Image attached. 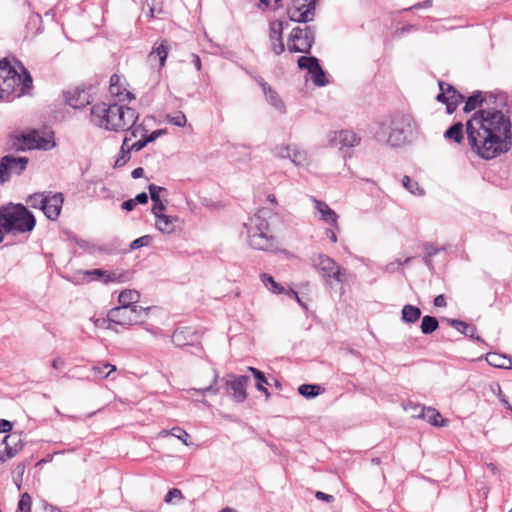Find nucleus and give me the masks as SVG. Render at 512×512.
Listing matches in <instances>:
<instances>
[{"instance_id":"f257e3e1","label":"nucleus","mask_w":512,"mask_h":512,"mask_svg":"<svg viewBox=\"0 0 512 512\" xmlns=\"http://www.w3.org/2000/svg\"><path fill=\"white\" fill-rule=\"evenodd\" d=\"M466 134L473 152L490 160L511 146V122L500 110L481 109L466 122Z\"/></svg>"},{"instance_id":"f03ea898","label":"nucleus","mask_w":512,"mask_h":512,"mask_svg":"<svg viewBox=\"0 0 512 512\" xmlns=\"http://www.w3.org/2000/svg\"><path fill=\"white\" fill-rule=\"evenodd\" d=\"M370 132L377 142L397 148L413 141L417 125L412 115L399 112L375 122Z\"/></svg>"},{"instance_id":"7ed1b4c3","label":"nucleus","mask_w":512,"mask_h":512,"mask_svg":"<svg viewBox=\"0 0 512 512\" xmlns=\"http://www.w3.org/2000/svg\"><path fill=\"white\" fill-rule=\"evenodd\" d=\"M138 113L130 107L99 102L91 107L90 120L99 127L109 131L129 130L131 137H137L142 128L135 126Z\"/></svg>"},{"instance_id":"20e7f679","label":"nucleus","mask_w":512,"mask_h":512,"mask_svg":"<svg viewBox=\"0 0 512 512\" xmlns=\"http://www.w3.org/2000/svg\"><path fill=\"white\" fill-rule=\"evenodd\" d=\"M16 65L12 66L7 59L0 60V101L10 102L32 87L30 73L20 62Z\"/></svg>"},{"instance_id":"39448f33","label":"nucleus","mask_w":512,"mask_h":512,"mask_svg":"<svg viewBox=\"0 0 512 512\" xmlns=\"http://www.w3.org/2000/svg\"><path fill=\"white\" fill-rule=\"evenodd\" d=\"M35 225L34 215L24 205L9 203L0 207V243L5 234L31 232Z\"/></svg>"},{"instance_id":"423d86ee","label":"nucleus","mask_w":512,"mask_h":512,"mask_svg":"<svg viewBox=\"0 0 512 512\" xmlns=\"http://www.w3.org/2000/svg\"><path fill=\"white\" fill-rule=\"evenodd\" d=\"M264 211H259L245 224L248 244L251 248L274 252L278 249L277 239L270 232V224Z\"/></svg>"},{"instance_id":"0eeeda50","label":"nucleus","mask_w":512,"mask_h":512,"mask_svg":"<svg viewBox=\"0 0 512 512\" xmlns=\"http://www.w3.org/2000/svg\"><path fill=\"white\" fill-rule=\"evenodd\" d=\"M313 264L317 271L321 273L326 283L332 284V280L343 284L348 281L349 273L346 269L339 266L332 258L318 254L313 257Z\"/></svg>"},{"instance_id":"6e6552de","label":"nucleus","mask_w":512,"mask_h":512,"mask_svg":"<svg viewBox=\"0 0 512 512\" xmlns=\"http://www.w3.org/2000/svg\"><path fill=\"white\" fill-rule=\"evenodd\" d=\"M316 26L295 27L292 29L287 48L291 53H310L315 41Z\"/></svg>"},{"instance_id":"1a4fd4ad","label":"nucleus","mask_w":512,"mask_h":512,"mask_svg":"<svg viewBox=\"0 0 512 512\" xmlns=\"http://www.w3.org/2000/svg\"><path fill=\"white\" fill-rule=\"evenodd\" d=\"M147 310L143 307L118 306L108 311V317L114 325L129 327L143 322Z\"/></svg>"},{"instance_id":"9d476101","label":"nucleus","mask_w":512,"mask_h":512,"mask_svg":"<svg viewBox=\"0 0 512 512\" xmlns=\"http://www.w3.org/2000/svg\"><path fill=\"white\" fill-rule=\"evenodd\" d=\"M13 146L20 151L32 149L48 151L56 146V142L52 136L45 137L37 131H30L17 137Z\"/></svg>"},{"instance_id":"9b49d317","label":"nucleus","mask_w":512,"mask_h":512,"mask_svg":"<svg viewBox=\"0 0 512 512\" xmlns=\"http://www.w3.org/2000/svg\"><path fill=\"white\" fill-rule=\"evenodd\" d=\"M317 0H291L287 14L291 21L307 23L314 20Z\"/></svg>"},{"instance_id":"f8f14e48","label":"nucleus","mask_w":512,"mask_h":512,"mask_svg":"<svg viewBox=\"0 0 512 512\" xmlns=\"http://www.w3.org/2000/svg\"><path fill=\"white\" fill-rule=\"evenodd\" d=\"M27 157L5 155L0 159V183L9 181L13 175H20L27 167Z\"/></svg>"},{"instance_id":"ddd939ff","label":"nucleus","mask_w":512,"mask_h":512,"mask_svg":"<svg viewBox=\"0 0 512 512\" xmlns=\"http://www.w3.org/2000/svg\"><path fill=\"white\" fill-rule=\"evenodd\" d=\"M249 377L246 375L236 376L228 374L222 381L225 382L227 390H231L232 398L241 403L247 398L246 387L249 383Z\"/></svg>"},{"instance_id":"4468645a","label":"nucleus","mask_w":512,"mask_h":512,"mask_svg":"<svg viewBox=\"0 0 512 512\" xmlns=\"http://www.w3.org/2000/svg\"><path fill=\"white\" fill-rule=\"evenodd\" d=\"M361 138L351 130L331 131L328 142L331 146L339 148H352L360 144Z\"/></svg>"},{"instance_id":"2eb2a0df","label":"nucleus","mask_w":512,"mask_h":512,"mask_svg":"<svg viewBox=\"0 0 512 512\" xmlns=\"http://www.w3.org/2000/svg\"><path fill=\"white\" fill-rule=\"evenodd\" d=\"M64 197L62 193H51L46 195L45 204L42 207L43 213L50 220H56L61 212Z\"/></svg>"},{"instance_id":"dca6fc26","label":"nucleus","mask_w":512,"mask_h":512,"mask_svg":"<svg viewBox=\"0 0 512 512\" xmlns=\"http://www.w3.org/2000/svg\"><path fill=\"white\" fill-rule=\"evenodd\" d=\"M22 449L17 435H6L0 443V462H5L18 454Z\"/></svg>"},{"instance_id":"f3484780","label":"nucleus","mask_w":512,"mask_h":512,"mask_svg":"<svg viewBox=\"0 0 512 512\" xmlns=\"http://www.w3.org/2000/svg\"><path fill=\"white\" fill-rule=\"evenodd\" d=\"M312 202L314 203L315 210L319 215V219L331 225L335 229H338V214L333 209H331L327 203L321 200H317L316 198L312 197Z\"/></svg>"},{"instance_id":"a211bd4d","label":"nucleus","mask_w":512,"mask_h":512,"mask_svg":"<svg viewBox=\"0 0 512 512\" xmlns=\"http://www.w3.org/2000/svg\"><path fill=\"white\" fill-rule=\"evenodd\" d=\"M169 51L170 47L168 45L167 40L163 39L159 42H156L152 47V51L147 56V61L152 66L154 65V63L158 62V67L159 69H161L165 66V62L169 54Z\"/></svg>"},{"instance_id":"6ab92c4d","label":"nucleus","mask_w":512,"mask_h":512,"mask_svg":"<svg viewBox=\"0 0 512 512\" xmlns=\"http://www.w3.org/2000/svg\"><path fill=\"white\" fill-rule=\"evenodd\" d=\"M155 216V227L162 233L173 234L179 226L178 216L167 215L162 212L153 214Z\"/></svg>"},{"instance_id":"aec40b11","label":"nucleus","mask_w":512,"mask_h":512,"mask_svg":"<svg viewBox=\"0 0 512 512\" xmlns=\"http://www.w3.org/2000/svg\"><path fill=\"white\" fill-rule=\"evenodd\" d=\"M283 23L281 21H272L269 27V39L273 52L280 55L284 52L285 46L282 41Z\"/></svg>"},{"instance_id":"412c9836","label":"nucleus","mask_w":512,"mask_h":512,"mask_svg":"<svg viewBox=\"0 0 512 512\" xmlns=\"http://www.w3.org/2000/svg\"><path fill=\"white\" fill-rule=\"evenodd\" d=\"M148 190H149L151 200L153 202L152 213L156 214V213L164 211L166 209L168 200L167 199L162 200L160 198V193L161 192L167 193L166 188L157 186L155 184H150L148 186Z\"/></svg>"},{"instance_id":"4be33fe9","label":"nucleus","mask_w":512,"mask_h":512,"mask_svg":"<svg viewBox=\"0 0 512 512\" xmlns=\"http://www.w3.org/2000/svg\"><path fill=\"white\" fill-rule=\"evenodd\" d=\"M195 339L196 334L189 327L177 328L172 334V342L178 347L190 345Z\"/></svg>"},{"instance_id":"5701e85b","label":"nucleus","mask_w":512,"mask_h":512,"mask_svg":"<svg viewBox=\"0 0 512 512\" xmlns=\"http://www.w3.org/2000/svg\"><path fill=\"white\" fill-rule=\"evenodd\" d=\"M65 100L69 106L78 109L89 103V96L84 90L75 89L65 93Z\"/></svg>"},{"instance_id":"b1692460","label":"nucleus","mask_w":512,"mask_h":512,"mask_svg":"<svg viewBox=\"0 0 512 512\" xmlns=\"http://www.w3.org/2000/svg\"><path fill=\"white\" fill-rule=\"evenodd\" d=\"M420 409V413L415 414V417L421 418L434 426H443L445 420L441 414L434 408L431 407H416Z\"/></svg>"},{"instance_id":"393cba45","label":"nucleus","mask_w":512,"mask_h":512,"mask_svg":"<svg viewBox=\"0 0 512 512\" xmlns=\"http://www.w3.org/2000/svg\"><path fill=\"white\" fill-rule=\"evenodd\" d=\"M449 325L456 329L461 334L474 339L478 342H482V339L476 335V327L473 325H470L464 321L457 320V319H448L447 320Z\"/></svg>"},{"instance_id":"a878e982","label":"nucleus","mask_w":512,"mask_h":512,"mask_svg":"<svg viewBox=\"0 0 512 512\" xmlns=\"http://www.w3.org/2000/svg\"><path fill=\"white\" fill-rule=\"evenodd\" d=\"M295 166L305 167L310 163V158L305 149L297 144H292V150L289 159Z\"/></svg>"},{"instance_id":"bb28decb","label":"nucleus","mask_w":512,"mask_h":512,"mask_svg":"<svg viewBox=\"0 0 512 512\" xmlns=\"http://www.w3.org/2000/svg\"><path fill=\"white\" fill-rule=\"evenodd\" d=\"M446 93L448 97L447 112L451 114L465 100V97L450 84H446Z\"/></svg>"},{"instance_id":"cd10ccee","label":"nucleus","mask_w":512,"mask_h":512,"mask_svg":"<svg viewBox=\"0 0 512 512\" xmlns=\"http://www.w3.org/2000/svg\"><path fill=\"white\" fill-rule=\"evenodd\" d=\"M139 299L140 294L138 291L133 289H125L119 294L118 302L120 303V306L139 307L136 305Z\"/></svg>"},{"instance_id":"c85d7f7f","label":"nucleus","mask_w":512,"mask_h":512,"mask_svg":"<svg viewBox=\"0 0 512 512\" xmlns=\"http://www.w3.org/2000/svg\"><path fill=\"white\" fill-rule=\"evenodd\" d=\"M444 137L453 140L456 143H461L464 139V126L461 122H456L450 126L444 133Z\"/></svg>"},{"instance_id":"c756f323","label":"nucleus","mask_w":512,"mask_h":512,"mask_svg":"<svg viewBox=\"0 0 512 512\" xmlns=\"http://www.w3.org/2000/svg\"><path fill=\"white\" fill-rule=\"evenodd\" d=\"M401 319L405 323H415L421 316V310L414 305H404L401 312Z\"/></svg>"},{"instance_id":"7c9ffc66","label":"nucleus","mask_w":512,"mask_h":512,"mask_svg":"<svg viewBox=\"0 0 512 512\" xmlns=\"http://www.w3.org/2000/svg\"><path fill=\"white\" fill-rule=\"evenodd\" d=\"M264 95L267 102L280 113H285V104L280 95L271 87L269 91H265Z\"/></svg>"},{"instance_id":"2f4dec72","label":"nucleus","mask_w":512,"mask_h":512,"mask_svg":"<svg viewBox=\"0 0 512 512\" xmlns=\"http://www.w3.org/2000/svg\"><path fill=\"white\" fill-rule=\"evenodd\" d=\"M324 389L317 384H302L298 387V392L305 398H314L320 395Z\"/></svg>"},{"instance_id":"473e14b6","label":"nucleus","mask_w":512,"mask_h":512,"mask_svg":"<svg viewBox=\"0 0 512 512\" xmlns=\"http://www.w3.org/2000/svg\"><path fill=\"white\" fill-rule=\"evenodd\" d=\"M131 138L125 137L119 152V155L117 159L115 160L114 166L115 167H122L124 166L129 160H130V150H129V144Z\"/></svg>"},{"instance_id":"72a5a7b5","label":"nucleus","mask_w":512,"mask_h":512,"mask_svg":"<svg viewBox=\"0 0 512 512\" xmlns=\"http://www.w3.org/2000/svg\"><path fill=\"white\" fill-rule=\"evenodd\" d=\"M486 361L489 365L497 368H508L510 360L503 355L498 353H487Z\"/></svg>"},{"instance_id":"f704fd0d","label":"nucleus","mask_w":512,"mask_h":512,"mask_svg":"<svg viewBox=\"0 0 512 512\" xmlns=\"http://www.w3.org/2000/svg\"><path fill=\"white\" fill-rule=\"evenodd\" d=\"M91 371L94 373L95 377L105 379L109 377L112 372L116 371V366L110 363H103L93 366Z\"/></svg>"},{"instance_id":"c9c22d12","label":"nucleus","mask_w":512,"mask_h":512,"mask_svg":"<svg viewBox=\"0 0 512 512\" xmlns=\"http://www.w3.org/2000/svg\"><path fill=\"white\" fill-rule=\"evenodd\" d=\"M439 327L438 320L433 317L426 315L422 318L421 321V332L425 335L433 333Z\"/></svg>"},{"instance_id":"e433bc0d","label":"nucleus","mask_w":512,"mask_h":512,"mask_svg":"<svg viewBox=\"0 0 512 512\" xmlns=\"http://www.w3.org/2000/svg\"><path fill=\"white\" fill-rule=\"evenodd\" d=\"M297 64L300 69L307 70L309 74L320 65L318 59L313 56H301L298 58Z\"/></svg>"},{"instance_id":"4c0bfd02","label":"nucleus","mask_w":512,"mask_h":512,"mask_svg":"<svg viewBox=\"0 0 512 512\" xmlns=\"http://www.w3.org/2000/svg\"><path fill=\"white\" fill-rule=\"evenodd\" d=\"M310 75L312 77L313 84L317 87H324L329 83L326 73L320 65H318Z\"/></svg>"},{"instance_id":"58836bf2","label":"nucleus","mask_w":512,"mask_h":512,"mask_svg":"<svg viewBox=\"0 0 512 512\" xmlns=\"http://www.w3.org/2000/svg\"><path fill=\"white\" fill-rule=\"evenodd\" d=\"M248 370L258 380L256 388L259 391L263 392L268 397L270 394H269L268 390L264 387V384H267V379H266L264 373L254 367H248Z\"/></svg>"},{"instance_id":"ea45409f","label":"nucleus","mask_w":512,"mask_h":512,"mask_svg":"<svg viewBox=\"0 0 512 512\" xmlns=\"http://www.w3.org/2000/svg\"><path fill=\"white\" fill-rule=\"evenodd\" d=\"M482 101L483 99L481 92H475L465 100L464 111L470 112L472 110H475L477 107L481 105Z\"/></svg>"},{"instance_id":"a19ab883","label":"nucleus","mask_w":512,"mask_h":512,"mask_svg":"<svg viewBox=\"0 0 512 512\" xmlns=\"http://www.w3.org/2000/svg\"><path fill=\"white\" fill-rule=\"evenodd\" d=\"M292 144H280L273 148L272 154L278 159H290Z\"/></svg>"},{"instance_id":"79ce46f5","label":"nucleus","mask_w":512,"mask_h":512,"mask_svg":"<svg viewBox=\"0 0 512 512\" xmlns=\"http://www.w3.org/2000/svg\"><path fill=\"white\" fill-rule=\"evenodd\" d=\"M123 86L121 83V78L117 74H113L110 78V86L109 91L112 95L120 96L122 95Z\"/></svg>"},{"instance_id":"37998d69","label":"nucleus","mask_w":512,"mask_h":512,"mask_svg":"<svg viewBox=\"0 0 512 512\" xmlns=\"http://www.w3.org/2000/svg\"><path fill=\"white\" fill-rule=\"evenodd\" d=\"M77 274L91 277V280H98V281L103 282V278H105V275H106V270H103V269L79 270V271H77Z\"/></svg>"},{"instance_id":"c03bdc74","label":"nucleus","mask_w":512,"mask_h":512,"mask_svg":"<svg viewBox=\"0 0 512 512\" xmlns=\"http://www.w3.org/2000/svg\"><path fill=\"white\" fill-rule=\"evenodd\" d=\"M403 186L414 195L423 194V190L419 187L417 182H413L409 176H404L402 179Z\"/></svg>"},{"instance_id":"a18cd8bd","label":"nucleus","mask_w":512,"mask_h":512,"mask_svg":"<svg viewBox=\"0 0 512 512\" xmlns=\"http://www.w3.org/2000/svg\"><path fill=\"white\" fill-rule=\"evenodd\" d=\"M46 195L43 193H36L34 195H30L27 199V203L33 208H39L42 210L43 205L45 204Z\"/></svg>"},{"instance_id":"49530a36","label":"nucleus","mask_w":512,"mask_h":512,"mask_svg":"<svg viewBox=\"0 0 512 512\" xmlns=\"http://www.w3.org/2000/svg\"><path fill=\"white\" fill-rule=\"evenodd\" d=\"M167 122L178 127H184L187 123L185 114L181 111L174 115H167Z\"/></svg>"},{"instance_id":"de8ad7c7","label":"nucleus","mask_w":512,"mask_h":512,"mask_svg":"<svg viewBox=\"0 0 512 512\" xmlns=\"http://www.w3.org/2000/svg\"><path fill=\"white\" fill-rule=\"evenodd\" d=\"M152 240H153V237L151 235L141 236L131 242L130 249L136 250V249H139L142 247L149 246L151 244Z\"/></svg>"},{"instance_id":"09e8293b","label":"nucleus","mask_w":512,"mask_h":512,"mask_svg":"<svg viewBox=\"0 0 512 512\" xmlns=\"http://www.w3.org/2000/svg\"><path fill=\"white\" fill-rule=\"evenodd\" d=\"M31 503L32 501L30 495L28 493L22 494L18 502V512H30Z\"/></svg>"},{"instance_id":"8fccbe9b","label":"nucleus","mask_w":512,"mask_h":512,"mask_svg":"<svg viewBox=\"0 0 512 512\" xmlns=\"http://www.w3.org/2000/svg\"><path fill=\"white\" fill-rule=\"evenodd\" d=\"M171 436L176 437L177 439L181 440L186 446H189L190 443L188 442L189 434L183 430L180 427H174L170 430Z\"/></svg>"},{"instance_id":"3c124183","label":"nucleus","mask_w":512,"mask_h":512,"mask_svg":"<svg viewBox=\"0 0 512 512\" xmlns=\"http://www.w3.org/2000/svg\"><path fill=\"white\" fill-rule=\"evenodd\" d=\"M411 257H407L406 259H404L403 261L400 260V259H397L395 261H392V262H389L386 266H385V270L388 272V273H394L396 272L397 270L400 269L401 266L409 263L411 261Z\"/></svg>"},{"instance_id":"603ef678","label":"nucleus","mask_w":512,"mask_h":512,"mask_svg":"<svg viewBox=\"0 0 512 512\" xmlns=\"http://www.w3.org/2000/svg\"><path fill=\"white\" fill-rule=\"evenodd\" d=\"M217 382H218V374L215 373L213 381H212V383L209 386H207V387H205L203 389H196L195 388V389H193V391H195L197 393H201V394L212 393V394L215 395L219 391V389L215 387Z\"/></svg>"},{"instance_id":"864d4df0","label":"nucleus","mask_w":512,"mask_h":512,"mask_svg":"<svg viewBox=\"0 0 512 512\" xmlns=\"http://www.w3.org/2000/svg\"><path fill=\"white\" fill-rule=\"evenodd\" d=\"M94 323H95L96 327L110 329L117 333L119 332V330L113 326L114 324L112 321H110L108 316H107V318H98L95 320Z\"/></svg>"},{"instance_id":"5fc2aeb1","label":"nucleus","mask_w":512,"mask_h":512,"mask_svg":"<svg viewBox=\"0 0 512 512\" xmlns=\"http://www.w3.org/2000/svg\"><path fill=\"white\" fill-rule=\"evenodd\" d=\"M174 499H182V492L177 488L170 489L166 494L164 501L168 504H171L173 503Z\"/></svg>"},{"instance_id":"6e6d98bb","label":"nucleus","mask_w":512,"mask_h":512,"mask_svg":"<svg viewBox=\"0 0 512 512\" xmlns=\"http://www.w3.org/2000/svg\"><path fill=\"white\" fill-rule=\"evenodd\" d=\"M439 88H440V93L437 95L436 99H437V101L445 103L447 105L448 97H447V93H446V83L440 81Z\"/></svg>"},{"instance_id":"4d7b16f0","label":"nucleus","mask_w":512,"mask_h":512,"mask_svg":"<svg viewBox=\"0 0 512 512\" xmlns=\"http://www.w3.org/2000/svg\"><path fill=\"white\" fill-rule=\"evenodd\" d=\"M24 471H25V464L24 463H20L17 465L16 469H15V473H16V476L14 478L15 480V483L18 487V489L20 490V483L22 481V476L24 474Z\"/></svg>"},{"instance_id":"13d9d810","label":"nucleus","mask_w":512,"mask_h":512,"mask_svg":"<svg viewBox=\"0 0 512 512\" xmlns=\"http://www.w3.org/2000/svg\"><path fill=\"white\" fill-rule=\"evenodd\" d=\"M247 73L257 82V84L261 87L263 93L267 90L269 91V88H271V86L261 76L254 75L248 71Z\"/></svg>"},{"instance_id":"bf43d9fd","label":"nucleus","mask_w":512,"mask_h":512,"mask_svg":"<svg viewBox=\"0 0 512 512\" xmlns=\"http://www.w3.org/2000/svg\"><path fill=\"white\" fill-rule=\"evenodd\" d=\"M149 143V141H147V137L145 138H142L136 142H134L132 145H129V150H134V151H140L141 149H143L147 144Z\"/></svg>"},{"instance_id":"052dcab7","label":"nucleus","mask_w":512,"mask_h":512,"mask_svg":"<svg viewBox=\"0 0 512 512\" xmlns=\"http://www.w3.org/2000/svg\"><path fill=\"white\" fill-rule=\"evenodd\" d=\"M117 273H118V270H114V271H107L106 270V275H105V278H103V283L104 284H108V283H111V282H116V280H117Z\"/></svg>"},{"instance_id":"680f3d73","label":"nucleus","mask_w":512,"mask_h":512,"mask_svg":"<svg viewBox=\"0 0 512 512\" xmlns=\"http://www.w3.org/2000/svg\"><path fill=\"white\" fill-rule=\"evenodd\" d=\"M441 250L442 248H438L432 244H427L425 246V253L427 254L428 257H433L437 255Z\"/></svg>"},{"instance_id":"e2e57ef3","label":"nucleus","mask_w":512,"mask_h":512,"mask_svg":"<svg viewBox=\"0 0 512 512\" xmlns=\"http://www.w3.org/2000/svg\"><path fill=\"white\" fill-rule=\"evenodd\" d=\"M154 0H146L145 4L143 5V11H145L146 7L148 8V11L146 13L147 17H154L155 8L153 7Z\"/></svg>"},{"instance_id":"0e129e2a","label":"nucleus","mask_w":512,"mask_h":512,"mask_svg":"<svg viewBox=\"0 0 512 512\" xmlns=\"http://www.w3.org/2000/svg\"><path fill=\"white\" fill-rule=\"evenodd\" d=\"M12 423L8 420L1 419L0 420V433H8L12 430Z\"/></svg>"},{"instance_id":"69168bd1","label":"nucleus","mask_w":512,"mask_h":512,"mask_svg":"<svg viewBox=\"0 0 512 512\" xmlns=\"http://www.w3.org/2000/svg\"><path fill=\"white\" fill-rule=\"evenodd\" d=\"M131 279V274L127 271H118L117 273V283H124Z\"/></svg>"},{"instance_id":"338daca9","label":"nucleus","mask_w":512,"mask_h":512,"mask_svg":"<svg viewBox=\"0 0 512 512\" xmlns=\"http://www.w3.org/2000/svg\"><path fill=\"white\" fill-rule=\"evenodd\" d=\"M315 497L318 499V500H323V501H326L328 503H331L334 501V496L333 495H330V494H326L324 492H321V491H317L315 493Z\"/></svg>"},{"instance_id":"774afa93","label":"nucleus","mask_w":512,"mask_h":512,"mask_svg":"<svg viewBox=\"0 0 512 512\" xmlns=\"http://www.w3.org/2000/svg\"><path fill=\"white\" fill-rule=\"evenodd\" d=\"M261 280L266 288L272 287L275 284L273 277L265 273L261 275Z\"/></svg>"}]
</instances>
